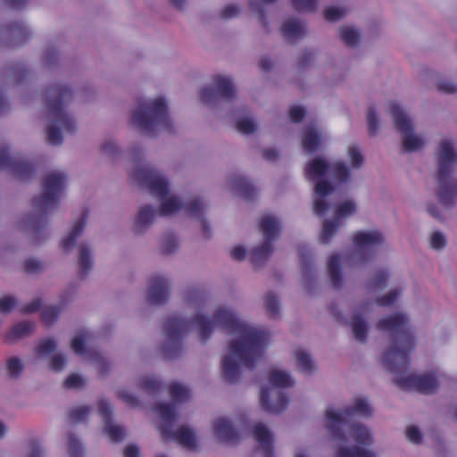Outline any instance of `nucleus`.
I'll list each match as a JSON object with an SVG mask.
<instances>
[{"mask_svg":"<svg viewBox=\"0 0 457 457\" xmlns=\"http://www.w3.org/2000/svg\"><path fill=\"white\" fill-rule=\"evenodd\" d=\"M190 323L196 326L202 342L211 337L215 327L221 328L230 335L238 336V339L229 343L228 349L247 369L253 370L256 361L262 357L268 335L262 330L251 328L228 309L219 308L211 320L203 314L195 315L190 321L176 315L167 318L164 324L167 341L162 346V353L167 359H174L180 353L181 339Z\"/></svg>","mask_w":457,"mask_h":457,"instance_id":"obj_1","label":"nucleus"},{"mask_svg":"<svg viewBox=\"0 0 457 457\" xmlns=\"http://www.w3.org/2000/svg\"><path fill=\"white\" fill-rule=\"evenodd\" d=\"M67 176L61 170L47 172L42 181V193L33 199V212L22 217L19 228L27 232L34 241L40 242L47 236V214L58 205L66 186Z\"/></svg>","mask_w":457,"mask_h":457,"instance_id":"obj_2","label":"nucleus"},{"mask_svg":"<svg viewBox=\"0 0 457 457\" xmlns=\"http://www.w3.org/2000/svg\"><path fill=\"white\" fill-rule=\"evenodd\" d=\"M378 330L386 331L392 340L390 348L384 352L382 362L392 373L406 372L410 366V353L415 347L409 320L403 313H395L377 323Z\"/></svg>","mask_w":457,"mask_h":457,"instance_id":"obj_3","label":"nucleus"},{"mask_svg":"<svg viewBox=\"0 0 457 457\" xmlns=\"http://www.w3.org/2000/svg\"><path fill=\"white\" fill-rule=\"evenodd\" d=\"M72 91L66 86L54 84L45 93L47 140L51 145H61L63 135H72L76 131V122L66 111L72 100Z\"/></svg>","mask_w":457,"mask_h":457,"instance_id":"obj_4","label":"nucleus"},{"mask_svg":"<svg viewBox=\"0 0 457 457\" xmlns=\"http://www.w3.org/2000/svg\"><path fill=\"white\" fill-rule=\"evenodd\" d=\"M437 199L445 207H452L457 199V181L451 179L453 168L457 164V154L449 140H443L437 156Z\"/></svg>","mask_w":457,"mask_h":457,"instance_id":"obj_5","label":"nucleus"},{"mask_svg":"<svg viewBox=\"0 0 457 457\" xmlns=\"http://www.w3.org/2000/svg\"><path fill=\"white\" fill-rule=\"evenodd\" d=\"M268 379L275 388L262 387L260 392V404L263 411L270 413H280L288 404V397L280 389L293 386L291 377L281 370L269 372Z\"/></svg>","mask_w":457,"mask_h":457,"instance_id":"obj_6","label":"nucleus"},{"mask_svg":"<svg viewBox=\"0 0 457 457\" xmlns=\"http://www.w3.org/2000/svg\"><path fill=\"white\" fill-rule=\"evenodd\" d=\"M155 411L162 420L159 429L163 441H176L181 446L189 450L195 448V436L190 428L182 426L173 431L172 428L177 420V411L172 404L164 403H158L155 407Z\"/></svg>","mask_w":457,"mask_h":457,"instance_id":"obj_7","label":"nucleus"},{"mask_svg":"<svg viewBox=\"0 0 457 457\" xmlns=\"http://www.w3.org/2000/svg\"><path fill=\"white\" fill-rule=\"evenodd\" d=\"M95 337L94 333L81 329L71 339V347L77 355L94 365L101 377H105L110 372L111 363L100 352L91 347Z\"/></svg>","mask_w":457,"mask_h":457,"instance_id":"obj_8","label":"nucleus"},{"mask_svg":"<svg viewBox=\"0 0 457 457\" xmlns=\"http://www.w3.org/2000/svg\"><path fill=\"white\" fill-rule=\"evenodd\" d=\"M372 414V409L368 403L361 398H356L353 406L345 408L339 412L333 410H328L325 417L327 420V429L334 440H345L341 427L348 425L353 415L361 417H370Z\"/></svg>","mask_w":457,"mask_h":457,"instance_id":"obj_9","label":"nucleus"},{"mask_svg":"<svg viewBox=\"0 0 457 457\" xmlns=\"http://www.w3.org/2000/svg\"><path fill=\"white\" fill-rule=\"evenodd\" d=\"M161 132H173L165 99L159 97L145 101V136H155Z\"/></svg>","mask_w":457,"mask_h":457,"instance_id":"obj_10","label":"nucleus"},{"mask_svg":"<svg viewBox=\"0 0 457 457\" xmlns=\"http://www.w3.org/2000/svg\"><path fill=\"white\" fill-rule=\"evenodd\" d=\"M260 231L265 241L251 252V262L257 267L265 262L273 252L271 242L278 237L280 226L278 220L272 216H263L259 223Z\"/></svg>","mask_w":457,"mask_h":457,"instance_id":"obj_11","label":"nucleus"},{"mask_svg":"<svg viewBox=\"0 0 457 457\" xmlns=\"http://www.w3.org/2000/svg\"><path fill=\"white\" fill-rule=\"evenodd\" d=\"M391 115L394 119L397 130L403 135V147L407 153L417 151L423 145L420 137L413 135V127L410 119L396 104L390 105Z\"/></svg>","mask_w":457,"mask_h":457,"instance_id":"obj_12","label":"nucleus"},{"mask_svg":"<svg viewBox=\"0 0 457 457\" xmlns=\"http://www.w3.org/2000/svg\"><path fill=\"white\" fill-rule=\"evenodd\" d=\"M143 147L140 141L130 143L127 150L126 172L129 184L136 188H143Z\"/></svg>","mask_w":457,"mask_h":457,"instance_id":"obj_13","label":"nucleus"},{"mask_svg":"<svg viewBox=\"0 0 457 457\" xmlns=\"http://www.w3.org/2000/svg\"><path fill=\"white\" fill-rule=\"evenodd\" d=\"M395 385L404 391H417L421 394H433L438 388L439 383L434 373L423 375H410L395 380Z\"/></svg>","mask_w":457,"mask_h":457,"instance_id":"obj_14","label":"nucleus"},{"mask_svg":"<svg viewBox=\"0 0 457 457\" xmlns=\"http://www.w3.org/2000/svg\"><path fill=\"white\" fill-rule=\"evenodd\" d=\"M212 83L215 88L205 87L200 90L202 103L212 104L217 96L227 100H231L235 96L236 90L230 79L217 75L213 77Z\"/></svg>","mask_w":457,"mask_h":457,"instance_id":"obj_15","label":"nucleus"},{"mask_svg":"<svg viewBox=\"0 0 457 457\" xmlns=\"http://www.w3.org/2000/svg\"><path fill=\"white\" fill-rule=\"evenodd\" d=\"M0 170H6L21 179L29 178L34 172L31 163L21 157L12 156L9 148L4 145L0 146Z\"/></svg>","mask_w":457,"mask_h":457,"instance_id":"obj_16","label":"nucleus"},{"mask_svg":"<svg viewBox=\"0 0 457 457\" xmlns=\"http://www.w3.org/2000/svg\"><path fill=\"white\" fill-rule=\"evenodd\" d=\"M31 37V31L21 21H13L0 28V44L17 46L24 44Z\"/></svg>","mask_w":457,"mask_h":457,"instance_id":"obj_17","label":"nucleus"},{"mask_svg":"<svg viewBox=\"0 0 457 457\" xmlns=\"http://www.w3.org/2000/svg\"><path fill=\"white\" fill-rule=\"evenodd\" d=\"M182 208L186 210L188 215L198 217L202 214L204 205L199 198H194L183 205L176 196H170L162 201L158 212L162 216H168L177 212Z\"/></svg>","mask_w":457,"mask_h":457,"instance_id":"obj_18","label":"nucleus"},{"mask_svg":"<svg viewBox=\"0 0 457 457\" xmlns=\"http://www.w3.org/2000/svg\"><path fill=\"white\" fill-rule=\"evenodd\" d=\"M98 411L104 421V429L112 442H120L125 437V429L112 420V409L111 404L104 399L98 402Z\"/></svg>","mask_w":457,"mask_h":457,"instance_id":"obj_19","label":"nucleus"},{"mask_svg":"<svg viewBox=\"0 0 457 457\" xmlns=\"http://www.w3.org/2000/svg\"><path fill=\"white\" fill-rule=\"evenodd\" d=\"M170 284L167 278L162 276H154L150 279L148 290V302L154 305L163 304L169 297Z\"/></svg>","mask_w":457,"mask_h":457,"instance_id":"obj_20","label":"nucleus"},{"mask_svg":"<svg viewBox=\"0 0 457 457\" xmlns=\"http://www.w3.org/2000/svg\"><path fill=\"white\" fill-rule=\"evenodd\" d=\"M213 434L225 444H237L240 441L238 432L226 418H219L212 425Z\"/></svg>","mask_w":457,"mask_h":457,"instance_id":"obj_21","label":"nucleus"},{"mask_svg":"<svg viewBox=\"0 0 457 457\" xmlns=\"http://www.w3.org/2000/svg\"><path fill=\"white\" fill-rule=\"evenodd\" d=\"M145 188L151 190L152 194L163 200L169 195L170 187L168 181L160 176H154L145 166Z\"/></svg>","mask_w":457,"mask_h":457,"instance_id":"obj_22","label":"nucleus"},{"mask_svg":"<svg viewBox=\"0 0 457 457\" xmlns=\"http://www.w3.org/2000/svg\"><path fill=\"white\" fill-rule=\"evenodd\" d=\"M340 431L345 438V440H339L340 442H347L346 433H349L359 445H369L371 444L370 433L360 423L348 421V425L341 427Z\"/></svg>","mask_w":457,"mask_h":457,"instance_id":"obj_23","label":"nucleus"},{"mask_svg":"<svg viewBox=\"0 0 457 457\" xmlns=\"http://www.w3.org/2000/svg\"><path fill=\"white\" fill-rule=\"evenodd\" d=\"M352 240L358 251L361 252L372 246L381 245L384 242V237L382 234L378 231H357L353 234Z\"/></svg>","mask_w":457,"mask_h":457,"instance_id":"obj_24","label":"nucleus"},{"mask_svg":"<svg viewBox=\"0 0 457 457\" xmlns=\"http://www.w3.org/2000/svg\"><path fill=\"white\" fill-rule=\"evenodd\" d=\"M28 75L25 65L21 62H13L7 65L2 71V78L7 85L21 83Z\"/></svg>","mask_w":457,"mask_h":457,"instance_id":"obj_25","label":"nucleus"},{"mask_svg":"<svg viewBox=\"0 0 457 457\" xmlns=\"http://www.w3.org/2000/svg\"><path fill=\"white\" fill-rule=\"evenodd\" d=\"M94 260L90 246L82 242L79 245L78 266L79 274L81 278L86 277L93 269Z\"/></svg>","mask_w":457,"mask_h":457,"instance_id":"obj_26","label":"nucleus"},{"mask_svg":"<svg viewBox=\"0 0 457 457\" xmlns=\"http://www.w3.org/2000/svg\"><path fill=\"white\" fill-rule=\"evenodd\" d=\"M87 212L84 211L80 217L77 220L71 230L62 241V247L65 252H69L76 244L77 239L82 235L86 222Z\"/></svg>","mask_w":457,"mask_h":457,"instance_id":"obj_27","label":"nucleus"},{"mask_svg":"<svg viewBox=\"0 0 457 457\" xmlns=\"http://www.w3.org/2000/svg\"><path fill=\"white\" fill-rule=\"evenodd\" d=\"M254 439L261 445L265 457H273L272 436L270 430L262 423L253 428Z\"/></svg>","mask_w":457,"mask_h":457,"instance_id":"obj_28","label":"nucleus"},{"mask_svg":"<svg viewBox=\"0 0 457 457\" xmlns=\"http://www.w3.org/2000/svg\"><path fill=\"white\" fill-rule=\"evenodd\" d=\"M329 164L322 158L317 157L311 161L305 167V176L309 180L321 178L329 170Z\"/></svg>","mask_w":457,"mask_h":457,"instance_id":"obj_29","label":"nucleus"},{"mask_svg":"<svg viewBox=\"0 0 457 457\" xmlns=\"http://www.w3.org/2000/svg\"><path fill=\"white\" fill-rule=\"evenodd\" d=\"M232 187L246 201L253 200L257 195L255 187L243 176L234 178Z\"/></svg>","mask_w":457,"mask_h":457,"instance_id":"obj_30","label":"nucleus"},{"mask_svg":"<svg viewBox=\"0 0 457 457\" xmlns=\"http://www.w3.org/2000/svg\"><path fill=\"white\" fill-rule=\"evenodd\" d=\"M221 370L224 380L228 384H235L239 378L238 364L230 355H226L221 363Z\"/></svg>","mask_w":457,"mask_h":457,"instance_id":"obj_31","label":"nucleus"},{"mask_svg":"<svg viewBox=\"0 0 457 457\" xmlns=\"http://www.w3.org/2000/svg\"><path fill=\"white\" fill-rule=\"evenodd\" d=\"M320 135L314 128L307 127L304 129L302 145L305 152L308 154L316 152L320 145Z\"/></svg>","mask_w":457,"mask_h":457,"instance_id":"obj_32","label":"nucleus"},{"mask_svg":"<svg viewBox=\"0 0 457 457\" xmlns=\"http://www.w3.org/2000/svg\"><path fill=\"white\" fill-rule=\"evenodd\" d=\"M280 30L286 39H296L304 34L301 22L295 19H289L284 21Z\"/></svg>","mask_w":457,"mask_h":457,"instance_id":"obj_33","label":"nucleus"},{"mask_svg":"<svg viewBox=\"0 0 457 457\" xmlns=\"http://www.w3.org/2000/svg\"><path fill=\"white\" fill-rule=\"evenodd\" d=\"M328 270L331 283L335 288L342 284L341 259L338 254H332L328 260Z\"/></svg>","mask_w":457,"mask_h":457,"instance_id":"obj_34","label":"nucleus"},{"mask_svg":"<svg viewBox=\"0 0 457 457\" xmlns=\"http://www.w3.org/2000/svg\"><path fill=\"white\" fill-rule=\"evenodd\" d=\"M129 127L139 133L143 134V102L137 99L136 106L132 109L129 120Z\"/></svg>","mask_w":457,"mask_h":457,"instance_id":"obj_35","label":"nucleus"},{"mask_svg":"<svg viewBox=\"0 0 457 457\" xmlns=\"http://www.w3.org/2000/svg\"><path fill=\"white\" fill-rule=\"evenodd\" d=\"M34 324L29 321H22L14 325L7 335V340H18L29 337L33 333Z\"/></svg>","mask_w":457,"mask_h":457,"instance_id":"obj_36","label":"nucleus"},{"mask_svg":"<svg viewBox=\"0 0 457 457\" xmlns=\"http://www.w3.org/2000/svg\"><path fill=\"white\" fill-rule=\"evenodd\" d=\"M295 360L298 369L304 374H312L315 370V365L311 356L303 350L295 352Z\"/></svg>","mask_w":457,"mask_h":457,"instance_id":"obj_37","label":"nucleus"},{"mask_svg":"<svg viewBox=\"0 0 457 457\" xmlns=\"http://www.w3.org/2000/svg\"><path fill=\"white\" fill-rule=\"evenodd\" d=\"M60 56L58 51L54 46H46L41 56L42 65L48 69H54L59 63Z\"/></svg>","mask_w":457,"mask_h":457,"instance_id":"obj_38","label":"nucleus"},{"mask_svg":"<svg viewBox=\"0 0 457 457\" xmlns=\"http://www.w3.org/2000/svg\"><path fill=\"white\" fill-rule=\"evenodd\" d=\"M352 330L355 339L365 342L368 335L367 324L361 315H355L352 321Z\"/></svg>","mask_w":457,"mask_h":457,"instance_id":"obj_39","label":"nucleus"},{"mask_svg":"<svg viewBox=\"0 0 457 457\" xmlns=\"http://www.w3.org/2000/svg\"><path fill=\"white\" fill-rule=\"evenodd\" d=\"M298 254L301 262L302 272L307 277L312 270V256L311 250L307 245H301L298 248Z\"/></svg>","mask_w":457,"mask_h":457,"instance_id":"obj_40","label":"nucleus"},{"mask_svg":"<svg viewBox=\"0 0 457 457\" xmlns=\"http://www.w3.org/2000/svg\"><path fill=\"white\" fill-rule=\"evenodd\" d=\"M169 394L174 402L179 403L187 401L190 395L188 388L177 382L169 386Z\"/></svg>","mask_w":457,"mask_h":457,"instance_id":"obj_41","label":"nucleus"},{"mask_svg":"<svg viewBox=\"0 0 457 457\" xmlns=\"http://www.w3.org/2000/svg\"><path fill=\"white\" fill-rule=\"evenodd\" d=\"M337 457H375V454L368 450L359 447H339L337 452Z\"/></svg>","mask_w":457,"mask_h":457,"instance_id":"obj_42","label":"nucleus"},{"mask_svg":"<svg viewBox=\"0 0 457 457\" xmlns=\"http://www.w3.org/2000/svg\"><path fill=\"white\" fill-rule=\"evenodd\" d=\"M64 304L59 303L57 305H50L46 307L42 312V320L46 325H52L62 312Z\"/></svg>","mask_w":457,"mask_h":457,"instance_id":"obj_43","label":"nucleus"},{"mask_svg":"<svg viewBox=\"0 0 457 457\" xmlns=\"http://www.w3.org/2000/svg\"><path fill=\"white\" fill-rule=\"evenodd\" d=\"M101 151L103 154L114 160L120 154V148L117 142L112 138H106L104 140L101 145Z\"/></svg>","mask_w":457,"mask_h":457,"instance_id":"obj_44","label":"nucleus"},{"mask_svg":"<svg viewBox=\"0 0 457 457\" xmlns=\"http://www.w3.org/2000/svg\"><path fill=\"white\" fill-rule=\"evenodd\" d=\"M23 368L21 360L17 356H12L6 361V370L10 378H19L22 373Z\"/></svg>","mask_w":457,"mask_h":457,"instance_id":"obj_45","label":"nucleus"},{"mask_svg":"<svg viewBox=\"0 0 457 457\" xmlns=\"http://www.w3.org/2000/svg\"><path fill=\"white\" fill-rule=\"evenodd\" d=\"M339 227V222L336 220H326L323 223L322 231L320 237V240L322 244H327L329 242L330 238L337 232Z\"/></svg>","mask_w":457,"mask_h":457,"instance_id":"obj_46","label":"nucleus"},{"mask_svg":"<svg viewBox=\"0 0 457 457\" xmlns=\"http://www.w3.org/2000/svg\"><path fill=\"white\" fill-rule=\"evenodd\" d=\"M57 348V342L54 338H45L41 340L36 349V353L39 357L48 356Z\"/></svg>","mask_w":457,"mask_h":457,"instance_id":"obj_47","label":"nucleus"},{"mask_svg":"<svg viewBox=\"0 0 457 457\" xmlns=\"http://www.w3.org/2000/svg\"><path fill=\"white\" fill-rule=\"evenodd\" d=\"M341 40L348 46H355L359 42V34L350 27L340 29Z\"/></svg>","mask_w":457,"mask_h":457,"instance_id":"obj_48","label":"nucleus"},{"mask_svg":"<svg viewBox=\"0 0 457 457\" xmlns=\"http://www.w3.org/2000/svg\"><path fill=\"white\" fill-rule=\"evenodd\" d=\"M68 453L70 457H82L83 447L77 436L72 434H68Z\"/></svg>","mask_w":457,"mask_h":457,"instance_id":"obj_49","label":"nucleus"},{"mask_svg":"<svg viewBox=\"0 0 457 457\" xmlns=\"http://www.w3.org/2000/svg\"><path fill=\"white\" fill-rule=\"evenodd\" d=\"M333 176L340 182H346L350 178L349 169L343 162H337L331 167Z\"/></svg>","mask_w":457,"mask_h":457,"instance_id":"obj_50","label":"nucleus"},{"mask_svg":"<svg viewBox=\"0 0 457 457\" xmlns=\"http://www.w3.org/2000/svg\"><path fill=\"white\" fill-rule=\"evenodd\" d=\"M318 0H291L293 8L297 12H315Z\"/></svg>","mask_w":457,"mask_h":457,"instance_id":"obj_51","label":"nucleus"},{"mask_svg":"<svg viewBox=\"0 0 457 457\" xmlns=\"http://www.w3.org/2000/svg\"><path fill=\"white\" fill-rule=\"evenodd\" d=\"M265 307L271 317H275L279 312V303L278 297L271 292L266 295Z\"/></svg>","mask_w":457,"mask_h":457,"instance_id":"obj_52","label":"nucleus"},{"mask_svg":"<svg viewBox=\"0 0 457 457\" xmlns=\"http://www.w3.org/2000/svg\"><path fill=\"white\" fill-rule=\"evenodd\" d=\"M91 408L88 406H79L70 411V419L73 422H81L87 419Z\"/></svg>","mask_w":457,"mask_h":457,"instance_id":"obj_53","label":"nucleus"},{"mask_svg":"<svg viewBox=\"0 0 457 457\" xmlns=\"http://www.w3.org/2000/svg\"><path fill=\"white\" fill-rule=\"evenodd\" d=\"M367 124L370 135L375 136L378 129V119L374 107H370L368 110Z\"/></svg>","mask_w":457,"mask_h":457,"instance_id":"obj_54","label":"nucleus"},{"mask_svg":"<svg viewBox=\"0 0 457 457\" xmlns=\"http://www.w3.org/2000/svg\"><path fill=\"white\" fill-rule=\"evenodd\" d=\"M236 129L238 132L248 135L255 131L256 125L252 120L245 118L236 122Z\"/></svg>","mask_w":457,"mask_h":457,"instance_id":"obj_55","label":"nucleus"},{"mask_svg":"<svg viewBox=\"0 0 457 457\" xmlns=\"http://www.w3.org/2000/svg\"><path fill=\"white\" fill-rule=\"evenodd\" d=\"M17 299L12 295H5L0 299V312L9 313L17 305Z\"/></svg>","mask_w":457,"mask_h":457,"instance_id":"obj_56","label":"nucleus"},{"mask_svg":"<svg viewBox=\"0 0 457 457\" xmlns=\"http://www.w3.org/2000/svg\"><path fill=\"white\" fill-rule=\"evenodd\" d=\"M23 269L29 274H37L44 270V266L39 261L29 258L24 262Z\"/></svg>","mask_w":457,"mask_h":457,"instance_id":"obj_57","label":"nucleus"},{"mask_svg":"<svg viewBox=\"0 0 457 457\" xmlns=\"http://www.w3.org/2000/svg\"><path fill=\"white\" fill-rule=\"evenodd\" d=\"M354 204L351 201H345L337 206L336 210V214L337 217L343 218L354 213Z\"/></svg>","mask_w":457,"mask_h":457,"instance_id":"obj_58","label":"nucleus"},{"mask_svg":"<svg viewBox=\"0 0 457 457\" xmlns=\"http://www.w3.org/2000/svg\"><path fill=\"white\" fill-rule=\"evenodd\" d=\"M314 190L318 196L325 197L334 190V187L329 181L320 180L316 183Z\"/></svg>","mask_w":457,"mask_h":457,"instance_id":"obj_59","label":"nucleus"},{"mask_svg":"<svg viewBox=\"0 0 457 457\" xmlns=\"http://www.w3.org/2000/svg\"><path fill=\"white\" fill-rule=\"evenodd\" d=\"M399 292L397 290H392L386 295L380 296L376 299V303L379 306H390L392 305L399 296Z\"/></svg>","mask_w":457,"mask_h":457,"instance_id":"obj_60","label":"nucleus"},{"mask_svg":"<svg viewBox=\"0 0 457 457\" xmlns=\"http://www.w3.org/2000/svg\"><path fill=\"white\" fill-rule=\"evenodd\" d=\"M344 15V10L337 7H328L324 10V19L328 21H338Z\"/></svg>","mask_w":457,"mask_h":457,"instance_id":"obj_61","label":"nucleus"},{"mask_svg":"<svg viewBox=\"0 0 457 457\" xmlns=\"http://www.w3.org/2000/svg\"><path fill=\"white\" fill-rule=\"evenodd\" d=\"M67 360L64 354L55 353L50 361V368L54 371H61L66 365Z\"/></svg>","mask_w":457,"mask_h":457,"instance_id":"obj_62","label":"nucleus"},{"mask_svg":"<svg viewBox=\"0 0 457 457\" xmlns=\"http://www.w3.org/2000/svg\"><path fill=\"white\" fill-rule=\"evenodd\" d=\"M389 274L386 270H379L378 271L372 281V287L376 289L378 288H383L386 287L387 279H388Z\"/></svg>","mask_w":457,"mask_h":457,"instance_id":"obj_63","label":"nucleus"},{"mask_svg":"<svg viewBox=\"0 0 457 457\" xmlns=\"http://www.w3.org/2000/svg\"><path fill=\"white\" fill-rule=\"evenodd\" d=\"M348 153L353 166L355 168L361 167L363 163V156L361 154L359 148L357 146H351Z\"/></svg>","mask_w":457,"mask_h":457,"instance_id":"obj_64","label":"nucleus"}]
</instances>
